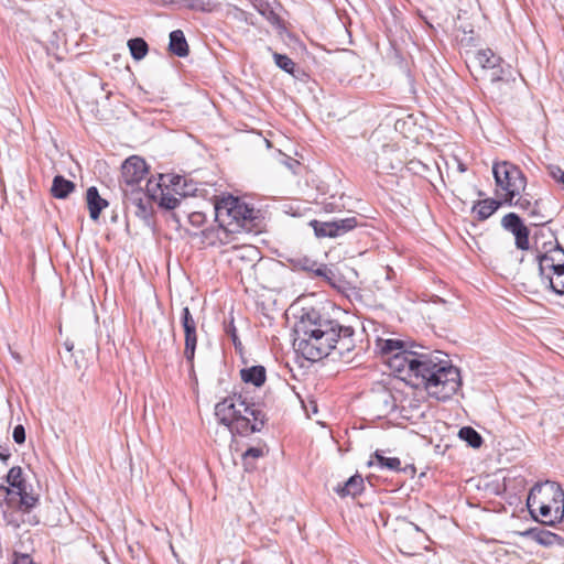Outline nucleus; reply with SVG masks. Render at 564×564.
<instances>
[{"label":"nucleus","mask_w":564,"mask_h":564,"mask_svg":"<svg viewBox=\"0 0 564 564\" xmlns=\"http://www.w3.org/2000/svg\"><path fill=\"white\" fill-rule=\"evenodd\" d=\"M391 372L403 380H415L438 401L451 399L462 386L460 371L438 350L417 352L406 348L384 361Z\"/></svg>","instance_id":"f257e3e1"},{"label":"nucleus","mask_w":564,"mask_h":564,"mask_svg":"<svg viewBox=\"0 0 564 564\" xmlns=\"http://www.w3.org/2000/svg\"><path fill=\"white\" fill-rule=\"evenodd\" d=\"M299 350L311 361L327 357L332 351L350 361V354L355 349V330L350 326H343L333 319L318 316L315 312L306 314L295 325Z\"/></svg>","instance_id":"f03ea898"},{"label":"nucleus","mask_w":564,"mask_h":564,"mask_svg":"<svg viewBox=\"0 0 564 564\" xmlns=\"http://www.w3.org/2000/svg\"><path fill=\"white\" fill-rule=\"evenodd\" d=\"M215 415L231 434L241 436L260 432L267 420L259 404L236 392L216 404Z\"/></svg>","instance_id":"7ed1b4c3"},{"label":"nucleus","mask_w":564,"mask_h":564,"mask_svg":"<svg viewBox=\"0 0 564 564\" xmlns=\"http://www.w3.org/2000/svg\"><path fill=\"white\" fill-rule=\"evenodd\" d=\"M527 507L535 520L540 514L542 523L554 525L564 519V490L555 481L535 484L529 491Z\"/></svg>","instance_id":"20e7f679"},{"label":"nucleus","mask_w":564,"mask_h":564,"mask_svg":"<svg viewBox=\"0 0 564 564\" xmlns=\"http://www.w3.org/2000/svg\"><path fill=\"white\" fill-rule=\"evenodd\" d=\"M214 210L219 228L204 232L207 238L243 228L246 223L253 218V209L234 196L223 197L215 204Z\"/></svg>","instance_id":"39448f33"},{"label":"nucleus","mask_w":564,"mask_h":564,"mask_svg":"<svg viewBox=\"0 0 564 564\" xmlns=\"http://www.w3.org/2000/svg\"><path fill=\"white\" fill-rule=\"evenodd\" d=\"M535 260L542 283L554 293L564 294V249L556 242L544 252H538Z\"/></svg>","instance_id":"423d86ee"},{"label":"nucleus","mask_w":564,"mask_h":564,"mask_svg":"<svg viewBox=\"0 0 564 564\" xmlns=\"http://www.w3.org/2000/svg\"><path fill=\"white\" fill-rule=\"evenodd\" d=\"M6 480L8 486L0 485V499L3 497L9 506H17L19 510L24 512H29L37 505L39 497L28 490L20 466L11 467Z\"/></svg>","instance_id":"0eeeda50"},{"label":"nucleus","mask_w":564,"mask_h":564,"mask_svg":"<svg viewBox=\"0 0 564 564\" xmlns=\"http://www.w3.org/2000/svg\"><path fill=\"white\" fill-rule=\"evenodd\" d=\"M492 173L497 185V194L503 197V202L512 205V199L525 189L527 178L522 171L507 161L495 163Z\"/></svg>","instance_id":"6e6552de"},{"label":"nucleus","mask_w":564,"mask_h":564,"mask_svg":"<svg viewBox=\"0 0 564 564\" xmlns=\"http://www.w3.org/2000/svg\"><path fill=\"white\" fill-rule=\"evenodd\" d=\"M148 174V165L145 161L138 156L131 155L124 160L121 165L120 188L124 194V189L141 188L140 182Z\"/></svg>","instance_id":"1a4fd4ad"},{"label":"nucleus","mask_w":564,"mask_h":564,"mask_svg":"<svg viewBox=\"0 0 564 564\" xmlns=\"http://www.w3.org/2000/svg\"><path fill=\"white\" fill-rule=\"evenodd\" d=\"M123 199L126 208L130 213L149 223L152 216L153 200L142 188L124 189Z\"/></svg>","instance_id":"9d476101"},{"label":"nucleus","mask_w":564,"mask_h":564,"mask_svg":"<svg viewBox=\"0 0 564 564\" xmlns=\"http://www.w3.org/2000/svg\"><path fill=\"white\" fill-rule=\"evenodd\" d=\"M180 321L185 335L184 357L193 365L197 345V322L187 306L182 308Z\"/></svg>","instance_id":"9b49d317"},{"label":"nucleus","mask_w":564,"mask_h":564,"mask_svg":"<svg viewBox=\"0 0 564 564\" xmlns=\"http://www.w3.org/2000/svg\"><path fill=\"white\" fill-rule=\"evenodd\" d=\"M311 225L313 226L317 237L335 238L343 236L344 234L356 228L358 221L356 217H348L324 223L313 220Z\"/></svg>","instance_id":"f8f14e48"},{"label":"nucleus","mask_w":564,"mask_h":564,"mask_svg":"<svg viewBox=\"0 0 564 564\" xmlns=\"http://www.w3.org/2000/svg\"><path fill=\"white\" fill-rule=\"evenodd\" d=\"M474 62L482 69L491 70V82L503 80L506 69L502 66V58L496 55L490 48L480 50L474 56Z\"/></svg>","instance_id":"ddd939ff"},{"label":"nucleus","mask_w":564,"mask_h":564,"mask_svg":"<svg viewBox=\"0 0 564 564\" xmlns=\"http://www.w3.org/2000/svg\"><path fill=\"white\" fill-rule=\"evenodd\" d=\"M501 225L514 236L518 249H529V229L516 213H509L503 216Z\"/></svg>","instance_id":"4468645a"},{"label":"nucleus","mask_w":564,"mask_h":564,"mask_svg":"<svg viewBox=\"0 0 564 564\" xmlns=\"http://www.w3.org/2000/svg\"><path fill=\"white\" fill-rule=\"evenodd\" d=\"M86 203L89 210V216L93 220H98L101 212L109 205L108 200L99 195L96 186H90L87 188Z\"/></svg>","instance_id":"2eb2a0df"},{"label":"nucleus","mask_w":564,"mask_h":564,"mask_svg":"<svg viewBox=\"0 0 564 564\" xmlns=\"http://www.w3.org/2000/svg\"><path fill=\"white\" fill-rule=\"evenodd\" d=\"M338 496L344 497H356L364 490V479L360 475L351 476L343 485L338 484L334 489Z\"/></svg>","instance_id":"dca6fc26"},{"label":"nucleus","mask_w":564,"mask_h":564,"mask_svg":"<svg viewBox=\"0 0 564 564\" xmlns=\"http://www.w3.org/2000/svg\"><path fill=\"white\" fill-rule=\"evenodd\" d=\"M240 378L245 383L261 387L265 382L267 371L263 366H251L240 370Z\"/></svg>","instance_id":"f3484780"},{"label":"nucleus","mask_w":564,"mask_h":564,"mask_svg":"<svg viewBox=\"0 0 564 564\" xmlns=\"http://www.w3.org/2000/svg\"><path fill=\"white\" fill-rule=\"evenodd\" d=\"M295 267L307 272H313L315 275L327 280H330V275H333L332 270L326 264H318L316 261L306 257L296 259Z\"/></svg>","instance_id":"a211bd4d"},{"label":"nucleus","mask_w":564,"mask_h":564,"mask_svg":"<svg viewBox=\"0 0 564 564\" xmlns=\"http://www.w3.org/2000/svg\"><path fill=\"white\" fill-rule=\"evenodd\" d=\"M376 349L386 361L389 356L395 355L399 351H402L403 349H405V344H404V341H402L400 339L378 338L376 340Z\"/></svg>","instance_id":"6ab92c4d"},{"label":"nucleus","mask_w":564,"mask_h":564,"mask_svg":"<svg viewBox=\"0 0 564 564\" xmlns=\"http://www.w3.org/2000/svg\"><path fill=\"white\" fill-rule=\"evenodd\" d=\"M74 189H75V184L69 180H66L64 176L56 175L53 178V183H52V187H51V193H52L53 197L58 198V199H64L72 192H74Z\"/></svg>","instance_id":"aec40b11"},{"label":"nucleus","mask_w":564,"mask_h":564,"mask_svg":"<svg viewBox=\"0 0 564 564\" xmlns=\"http://www.w3.org/2000/svg\"><path fill=\"white\" fill-rule=\"evenodd\" d=\"M276 2H267L263 7L258 11L272 26L276 29V31L282 34L285 31V26L275 11Z\"/></svg>","instance_id":"412c9836"},{"label":"nucleus","mask_w":564,"mask_h":564,"mask_svg":"<svg viewBox=\"0 0 564 564\" xmlns=\"http://www.w3.org/2000/svg\"><path fill=\"white\" fill-rule=\"evenodd\" d=\"M169 47L170 51L178 57H184L188 54V45L181 30H175L170 33Z\"/></svg>","instance_id":"4be33fe9"},{"label":"nucleus","mask_w":564,"mask_h":564,"mask_svg":"<svg viewBox=\"0 0 564 564\" xmlns=\"http://www.w3.org/2000/svg\"><path fill=\"white\" fill-rule=\"evenodd\" d=\"M501 205V202L494 198H487L478 200L474 205L473 210L477 214L479 220H486L489 218Z\"/></svg>","instance_id":"5701e85b"},{"label":"nucleus","mask_w":564,"mask_h":564,"mask_svg":"<svg viewBox=\"0 0 564 564\" xmlns=\"http://www.w3.org/2000/svg\"><path fill=\"white\" fill-rule=\"evenodd\" d=\"M369 465H377L381 469H388L391 471L401 470V460L398 457H386L379 451L375 453L373 458L369 462Z\"/></svg>","instance_id":"b1692460"},{"label":"nucleus","mask_w":564,"mask_h":564,"mask_svg":"<svg viewBox=\"0 0 564 564\" xmlns=\"http://www.w3.org/2000/svg\"><path fill=\"white\" fill-rule=\"evenodd\" d=\"M393 147L391 145H383L381 149V153L378 154L376 166L379 170H382L384 172H389L390 170L397 169V165L392 162V160L389 159V155L393 153Z\"/></svg>","instance_id":"393cba45"},{"label":"nucleus","mask_w":564,"mask_h":564,"mask_svg":"<svg viewBox=\"0 0 564 564\" xmlns=\"http://www.w3.org/2000/svg\"><path fill=\"white\" fill-rule=\"evenodd\" d=\"M458 436L474 448H478L482 444L481 435L470 426L462 427L458 432Z\"/></svg>","instance_id":"a878e982"},{"label":"nucleus","mask_w":564,"mask_h":564,"mask_svg":"<svg viewBox=\"0 0 564 564\" xmlns=\"http://www.w3.org/2000/svg\"><path fill=\"white\" fill-rule=\"evenodd\" d=\"M187 8L200 11L213 12L218 9L219 0H183Z\"/></svg>","instance_id":"bb28decb"},{"label":"nucleus","mask_w":564,"mask_h":564,"mask_svg":"<svg viewBox=\"0 0 564 564\" xmlns=\"http://www.w3.org/2000/svg\"><path fill=\"white\" fill-rule=\"evenodd\" d=\"M128 46L131 53V56L135 61L142 59L149 51V46L147 42L141 37H134L128 41Z\"/></svg>","instance_id":"cd10ccee"},{"label":"nucleus","mask_w":564,"mask_h":564,"mask_svg":"<svg viewBox=\"0 0 564 564\" xmlns=\"http://www.w3.org/2000/svg\"><path fill=\"white\" fill-rule=\"evenodd\" d=\"M523 535L532 538L542 545L552 544L553 540L556 538V534L540 529H529L523 533Z\"/></svg>","instance_id":"c85d7f7f"},{"label":"nucleus","mask_w":564,"mask_h":564,"mask_svg":"<svg viewBox=\"0 0 564 564\" xmlns=\"http://www.w3.org/2000/svg\"><path fill=\"white\" fill-rule=\"evenodd\" d=\"M275 65L288 74H294L295 63L284 54L273 53Z\"/></svg>","instance_id":"c756f323"},{"label":"nucleus","mask_w":564,"mask_h":564,"mask_svg":"<svg viewBox=\"0 0 564 564\" xmlns=\"http://www.w3.org/2000/svg\"><path fill=\"white\" fill-rule=\"evenodd\" d=\"M264 456V451L261 447H250L242 454V460L246 470L253 469V465L250 464V459H257Z\"/></svg>","instance_id":"7c9ffc66"},{"label":"nucleus","mask_w":564,"mask_h":564,"mask_svg":"<svg viewBox=\"0 0 564 564\" xmlns=\"http://www.w3.org/2000/svg\"><path fill=\"white\" fill-rule=\"evenodd\" d=\"M180 204V199L170 193H165L161 189L160 206L165 209H174Z\"/></svg>","instance_id":"2f4dec72"},{"label":"nucleus","mask_w":564,"mask_h":564,"mask_svg":"<svg viewBox=\"0 0 564 564\" xmlns=\"http://www.w3.org/2000/svg\"><path fill=\"white\" fill-rule=\"evenodd\" d=\"M549 175L557 183L562 185L564 189V171L558 165H549L547 166Z\"/></svg>","instance_id":"473e14b6"},{"label":"nucleus","mask_w":564,"mask_h":564,"mask_svg":"<svg viewBox=\"0 0 564 564\" xmlns=\"http://www.w3.org/2000/svg\"><path fill=\"white\" fill-rule=\"evenodd\" d=\"M162 186L161 183L149 180L147 182V191L144 192L152 200L158 198V191L161 192Z\"/></svg>","instance_id":"72a5a7b5"},{"label":"nucleus","mask_w":564,"mask_h":564,"mask_svg":"<svg viewBox=\"0 0 564 564\" xmlns=\"http://www.w3.org/2000/svg\"><path fill=\"white\" fill-rule=\"evenodd\" d=\"M518 198L516 200L512 199V205L519 209L528 210L529 213L532 210V204L531 200L524 196H517Z\"/></svg>","instance_id":"f704fd0d"},{"label":"nucleus","mask_w":564,"mask_h":564,"mask_svg":"<svg viewBox=\"0 0 564 564\" xmlns=\"http://www.w3.org/2000/svg\"><path fill=\"white\" fill-rule=\"evenodd\" d=\"M12 437L17 444H23L25 442V430L23 425L19 424L13 429Z\"/></svg>","instance_id":"c9c22d12"},{"label":"nucleus","mask_w":564,"mask_h":564,"mask_svg":"<svg viewBox=\"0 0 564 564\" xmlns=\"http://www.w3.org/2000/svg\"><path fill=\"white\" fill-rule=\"evenodd\" d=\"M529 215H530V217H532L534 219V221L532 223V225H534V226L544 225L549 221L544 216L539 215L535 207L532 208V210L529 213Z\"/></svg>","instance_id":"e433bc0d"},{"label":"nucleus","mask_w":564,"mask_h":564,"mask_svg":"<svg viewBox=\"0 0 564 564\" xmlns=\"http://www.w3.org/2000/svg\"><path fill=\"white\" fill-rule=\"evenodd\" d=\"M241 251V257H256L258 254V250L252 246H243L239 249Z\"/></svg>","instance_id":"4c0bfd02"},{"label":"nucleus","mask_w":564,"mask_h":564,"mask_svg":"<svg viewBox=\"0 0 564 564\" xmlns=\"http://www.w3.org/2000/svg\"><path fill=\"white\" fill-rule=\"evenodd\" d=\"M13 564H33L32 558L28 554L15 555Z\"/></svg>","instance_id":"58836bf2"},{"label":"nucleus","mask_w":564,"mask_h":564,"mask_svg":"<svg viewBox=\"0 0 564 564\" xmlns=\"http://www.w3.org/2000/svg\"><path fill=\"white\" fill-rule=\"evenodd\" d=\"M286 166L293 172L297 173L296 169L300 167V162L289 158L285 162Z\"/></svg>","instance_id":"ea45409f"},{"label":"nucleus","mask_w":564,"mask_h":564,"mask_svg":"<svg viewBox=\"0 0 564 564\" xmlns=\"http://www.w3.org/2000/svg\"><path fill=\"white\" fill-rule=\"evenodd\" d=\"M227 333L230 335V337H231V339H232V341H234V344H235V346H236V347H237L238 345H240V343L238 341L237 330H236V328H235V326H234V325H230V326L228 327Z\"/></svg>","instance_id":"a19ab883"},{"label":"nucleus","mask_w":564,"mask_h":564,"mask_svg":"<svg viewBox=\"0 0 564 564\" xmlns=\"http://www.w3.org/2000/svg\"><path fill=\"white\" fill-rule=\"evenodd\" d=\"M204 215L200 213H193L189 215V220L194 225H198L203 221Z\"/></svg>","instance_id":"79ce46f5"},{"label":"nucleus","mask_w":564,"mask_h":564,"mask_svg":"<svg viewBox=\"0 0 564 564\" xmlns=\"http://www.w3.org/2000/svg\"><path fill=\"white\" fill-rule=\"evenodd\" d=\"M253 7L259 11L264 3L269 2V0H251Z\"/></svg>","instance_id":"37998d69"},{"label":"nucleus","mask_w":564,"mask_h":564,"mask_svg":"<svg viewBox=\"0 0 564 564\" xmlns=\"http://www.w3.org/2000/svg\"><path fill=\"white\" fill-rule=\"evenodd\" d=\"M239 18L243 19L248 24L254 25L253 20L250 19L245 11H239Z\"/></svg>","instance_id":"c03bdc74"},{"label":"nucleus","mask_w":564,"mask_h":564,"mask_svg":"<svg viewBox=\"0 0 564 564\" xmlns=\"http://www.w3.org/2000/svg\"><path fill=\"white\" fill-rule=\"evenodd\" d=\"M10 457L8 449L0 451V459L6 462Z\"/></svg>","instance_id":"a18cd8bd"},{"label":"nucleus","mask_w":564,"mask_h":564,"mask_svg":"<svg viewBox=\"0 0 564 564\" xmlns=\"http://www.w3.org/2000/svg\"><path fill=\"white\" fill-rule=\"evenodd\" d=\"M180 181H181V177L180 176H174L173 180H171V183L173 185H178L180 184Z\"/></svg>","instance_id":"49530a36"},{"label":"nucleus","mask_w":564,"mask_h":564,"mask_svg":"<svg viewBox=\"0 0 564 564\" xmlns=\"http://www.w3.org/2000/svg\"><path fill=\"white\" fill-rule=\"evenodd\" d=\"M458 170H459L460 172H465V171H466V169H465V166H464V164H463V163H459V164H458Z\"/></svg>","instance_id":"de8ad7c7"}]
</instances>
